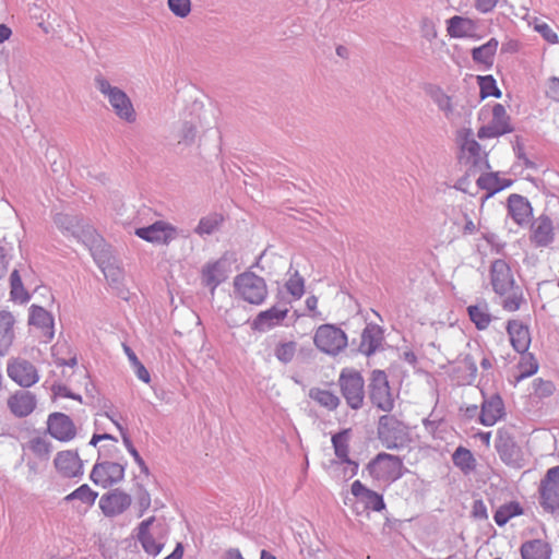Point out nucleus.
<instances>
[{
    "label": "nucleus",
    "instance_id": "f257e3e1",
    "mask_svg": "<svg viewBox=\"0 0 559 559\" xmlns=\"http://www.w3.org/2000/svg\"><path fill=\"white\" fill-rule=\"evenodd\" d=\"M95 87L108 100L115 115L128 122L133 123L136 120V112L130 97L120 87L111 85L103 75H96L94 79Z\"/></svg>",
    "mask_w": 559,
    "mask_h": 559
},
{
    "label": "nucleus",
    "instance_id": "f03ea898",
    "mask_svg": "<svg viewBox=\"0 0 559 559\" xmlns=\"http://www.w3.org/2000/svg\"><path fill=\"white\" fill-rule=\"evenodd\" d=\"M235 294L251 305H261L267 297V286L263 277L253 272H245L234 280Z\"/></svg>",
    "mask_w": 559,
    "mask_h": 559
},
{
    "label": "nucleus",
    "instance_id": "7ed1b4c3",
    "mask_svg": "<svg viewBox=\"0 0 559 559\" xmlns=\"http://www.w3.org/2000/svg\"><path fill=\"white\" fill-rule=\"evenodd\" d=\"M367 471L373 479L391 484L403 476V462L399 456L382 452L368 463Z\"/></svg>",
    "mask_w": 559,
    "mask_h": 559
},
{
    "label": "nucleus",
    "instance_id": "20e7f679",
    "mask_svg": "<svg viewBox=\"0 0 559 559\" xmlns=\"http://www.w3.org/2000/svg\"><path fill=\"white\" fill-rule=\"evenodd\" d=\"M495 448L506 465L515 469L523 468L526 465L525 453L509 431L504 429L498 430Z\"/></svg>",
    "mask_w": 559,
    "mask_h": 559
},
{
    "label": "nucleus",
    "instance_id": "39448f33",
    "mask_svg": "<svg viewBox=\"0 0 559 559\" xmlns=\"http://www.w3.org/2000/svg\"><path fill=\"white\" fill-rule=\"evenodd\" d=\"M135 235L147 242L166 246L178 237H188L186 230L165 221H157L150 226L136 228Z\"/></svg>",
    "mask_w": 559,
    "mask_h": 559
},
{
    "label": "nucleus",
    "instance_id": "423d86ee",
    "mask_svg": "<svg viewBox=\"0 0 559 559\" xmlns=\"http://www.w3.org/2000/svg\"><path fill=\"white\" fill-rule=\"evenodd\" d=\"M338 383L347 405L353 409L361 408L365 399V381L362 376L355 370H343Z\"/></svg>",
    "mask_w": 559,
    "mask_h": 559
},
{
    "label": "nucleus",
    "instance_id": "0eeeda50",
    "mask_svg": "<svg viewBox=\"0 0 559 559\" xmlns=\"http://www.w3.org/2000/svg\"><path fill=\"white\" fill-rule=\"evenodd\" d=\"M313 342L321 352L337 355L347 346V336L342 329L333 324H323L317 329Z\"/></svg>",
    "mask_w": 559,
    "mask_h": 559
},
{
    "label": "nucleus",
    "instance_id": "6e6552de",
    "mask_svg": "<svg viewBox=\"0 0 559 559\" xmlns=\"http://www.w3.org/2000/svg\"><path fill=\"white\" fill-rule=\"evenodd\" d=\"M369 394L372 404L379 409L389 413L394 407V397L391 392L388 376L382 370H373L369 383Z\"/></svg>",
    "mask_w": 559,
    "mask_h": 559
},
{
    "label": "nucleus",
    "instance_id": "1a4fd4ad",
    "mask_svg": "<svg viewBox=\"0 0 559 559\" xmlns=\"http://www.w3.org/2000/svg\"><path fill=\"white\" fill-rule=\"evenodd\" d=\"M378 436L388 449H396L406 441L407 431L394 416L383 415L379 418Z\"/></svg>",
    "mask_w": 559,
    "mask_h": 559
},
{
    "label": "nucleus",
    "instance_id": "9d476101",
    "mask_svg": "<svg viewBox=\"0 0 559 559\" xmlns=\"http://www.w3.org/2000/svg\"><path fill=\"white\" fill-rule=\"evenodd\" d=\"M540 506L545 511L559 513V466L549 468L539 486Z\"/></svg>",
    "mask_w": 559,
    "mask_h": 559
},
{
    "label": "nucleus",
    "instance_id": "9b49d317",
    "mask_svg": "<svg viewBox=\"0 0 559 559\" xmlns=\"http://www.w3.org/2000/svg\"><path fill=\"white\" fill-rule=\"evenodd\" d=\"M155 522V518H148L140 523L138 528V539L143 549L152 556H157L164 547L163 533H166L163 524H157L151 532V526Z\"/></svg>",
    "mask_w": 559,
    "mask_h": 559
},
{
    "label": "nucleus",
    "instance_id": "f8f14e48",
    "mask_svg": "<svg viewBox=\"0 0 559 559\" xmlns=\"http://www.w3.org/2000/svg\"><path fill=\"white\" fill-rule=\"evenodd\" d=\"M491 112L492 118L490 122L483 126L477 132L479 139L496 138L513 131L510 117L503 105L495 104Z\"/></svg>",
    "mask_w": 559,
    "mask_h": 559
},
{
    "label": "nucleus",
    "instance_id": "ddd939ff",
    "mask_svg": "<svg viewBox=\"0 0 559 559\" xmlns=\"http://www.w3.org/2000/svg\"><path fill=\"white\" fill-rule=\"evenodd\" d=\"M8 376L20 386L29 388L38 382L36 367L26 359L16 358L8 362Z\"/></svg>",
    "mask_w": 559,
    "mask_h": 559
},
{
    "label": "nucleus",
    "instance_id": "4468645a",
    "mask_svg": "<svg viewBox=\"0 0 559 559\" xmlns=\"http://www.w3.org/2000/svg\"><path fill=\"white\" fill-rule=\"evenodd\" d=\"M124 467L119 463H96L91 473V479L103 487L111 486L123 479Z\"/></svg>",
    "mask_w": 559,
    "mask_h": 559
},
{
    "label": "nucleus",
    "instance_id": "2eb2a0df",
    "mask_svg": "<svg viewBox=\"0 0 559 559\" xmlns=\"http://www.w3.org/2000/svg\"><path fill=\"white\" fill-rule=\"evenodd\" d=\"M83 238L81 242L86 246L93 255L95 262L100 267L108 261H111V252L109 246L104 239L95 231L93 227H87L83 230Z\"/></svg>",
    "mask_w": 559,
    "mask_h": 559
},
{
    "label": "nucleus",
    "instance_id": "dca6fc26",
    "mask_svg": "<svg viewBox=\"0 0 559 559\" xmlns=\"http://www.w3.org/2000/svg\"><path fill=\"white\" fill-rule=\"evenodd\" d=\"M491 285L499 295L509 293L514 286V278L511 269L503 260H496L490 269Z\"/></svg>",
    "mask_w": 559,
    "mask_h": 559
},
{
    "label": "nucleus",
    "instance_id": "f3484780",
    "mask_svg": "<svg viewBox=\"0 0 559 559\" xmlns=\"http://www.w3.org/2000/svg\"><path fill=\"white\" fill-rule=\"evenodd\" d=\"M130 504L131 497L119 489L111 490L99 499V508L107 516L121 514Z\"/></svg>",
    "mask_w": 559,
    "mask_h": 559
},
{
    "label": "nucleus",
    "instance_id": "a211bd4d",
    "mask_svg": "<svg viewBox=\"0 0 559 559\" xmlns=\"http://www.w3.org/2000/svg\"><path fill=\"white\" fill-rule=\"evenodd\" d=\"M49 433L60 441H69L75 437V426L71 418L62 413H53L48 417Z\"/></svg>",
    "mask_w": 559,
    "mask_h": 559
},
{
    "label": "nucleus",
    "instance_id": "6ab92c4d",
    "mask_svg": "<svg viewBox=\"0 0 559 559\" xmlns=\"http://www.w3.org/2000/svg\"><path fill=\"white\" fill-rule=\"evenodd\" d=\"M53 463L57 471L63 477L72 478L83 475V464L75 452L61 451L55 457Z\"/></svg>",
    "mask_w": 559,
    "mask_h": 559
},
{
    "label": "nucleus",
    "instance_id": "aec40b11",
    "mask_svg": "<svg viewBox=\"0 0 559 559\" xmlns=\"http://www.w3.org/2000/svg\"><path fill=\"white\" fill-rule=\"evenodd\" d=\"M350 491L366 509H370L376 512H380L385 508L383 497L367 488L360 480H355L352 484Z\"/></svg>",
    "mask_w": 559,
    "mask_h": 559
},
{
    "label": "nucleus",
    "instance_id": "412c9836",
    "mask_svg": "<svg viewBox=\"0 0 559 559\" xmlns=\"http://www.w3.org/2000/svg\"><path fill=\"white\" fill-rule=\"evenodd\" d=\"M382 342V329L378 324L369 323L361 333L359 350L366 356H371L381 347Z\"/></svg>",
    "mask_w": 559,
    "mask_h": 559
},
{
    "label": "nucleus",
    "instance_id": "4be33fe9",
    "mask_svg": "<svg viewBox=\"0 0 559 559\" xmlns=\"http://www.w3.org/2000/svg\"><path fill=\"white\" fill-rule=\"evenodd\" d=\"M349 430H343L333 435L332 444L335 455L342 461L343 464L350 465V473L348 477H354L358 472V463L348 457L349 452Z\"/></svg>",
    "mask_w": 559,
    "mask_h": 559
},
{
    "label": "nucleus",
    "instance_id": "5701e85b",
    "mask_svg": "<svg viewBox=\"0 0 559 559\" xmlns=\"http://www.w3.org/2000/svg\"><path fill=\"white\" fill-rule=\"evenodd\" d=\"M476 31L477 23L469 17L454 15L447 20V32L451 38L472 37Z\"/></svg>",
    "mask_w": 559,
    "mask_h": 559
},
{
    "label": "nucleus",
    "instance_id": "b1692460",
    "mask_svg": "<svg viewBox=\"0 0 559 559\" xmlns=\"http://www.w3.org/2000/svg\"><path fill=\"white\" fill-rule=\"evenodd\" d=\"M508 211L516 224L524 225L530 223L532 206L526 198L520 194H511L508 198Z\"/></svg>",
    "mask_w": 559,
    "mask_h": 559
},
{
    "label": "nucleus",
    "instance_id": "393cba45",
    "mask_svg": "<svg viewBox=\"0 0 559 559\" xmlns=\"http://www.w3.org/2000/svg\"><path fill=\"white\" fill-rule=\"evenodd\" d=\"M507 332L510 336L513 348L524 354L531 344V335L528 328L516 320H510L507 325Z\"/></svg>",
    "mask_w": 559,
    "mask_h": 559
},
{
    "label": "nucleus",
    "instance_id": "a878e982",
    "mask_svg": "<svg viewBox=\"0 0 559 559\" xmlns=\"http://www.w3.org/2000/svg\"><path fill=\"white\" fill-rule=\"evenodd\" d=\"M8 406L16 417H25L34 411L36 399L28 391H17L9 397Z\"/></svg>",
    "mask_w": 559,
    "mask_h": 559
},
{
    "label": "nucleus",
    "instance_id": "bb28decb",
    "mask_svg": "<svg viewBox=\"0 0 559 559\" xmlns=\"http://www.w3.org/2000/svg\"><path fill=\"white\" fill-rule=\"evenodd\" d=\"M15 319L8 311H0V357L5 356L15 338Z\"/></svg>",
    "mask_w": 559,
    "mask_h": 559
},
{
    "label": "nucleus",
    "instance_id": "cd10ccee",
    "mask_svg": "<svg viewBox=\"0 0 559 559\" xmlns=\"http://www.w3.org/2000/svg\"><path fill=\"white\" fill-rule=\"evenodd\" d=\"M554 240V227L551 219L539 216L532 224V241L538 247H546Z\"/></svg>",
    "mask_w": 559,
    "mask_h": 559
},
{
    "label": "nucleus",
    "instance_id": "c85d7f7f",
    "mask_svg": "<svg viewBox=\"0 0 559 559\" xmlns=\"http://www.w3.org/2000/svg\"><path fill=\"white\" fill-rule=\"evenodd\" d=\"M55 224L62 230L66 236H72L78 241H81L83 236V230H86L88 225H83L81 219L76 216L58 213L56 214Z\"/></svg>",
    "mask_w": 559,
    "mask_h": 559
},
{
    "label": "nucleus",
    "instance_id": "c756f323",
    "mask_svg": "<svg viewBox=\"0 0 559 559\" xmlns=\"http://www.w3.org/2000/svg\"><path fill=\"white\" fill-rule=\"evenodd\" d=\"M288 308L273 306L272 308L260 312L253 321V326L260 331H265L278 325L287 316Z\"/></svg>",
    "mask_w": 559,
    "mask_h": 559
},
{
    "label": "nucleus",
    "instance_id": "7c9ffc66",
    "mask_svg": "<svg viewBox=\"0 0 559 559\" xmlns=\"http://www.w3.org/2000/svg\"><path fill=\"white\" fill-rule=\"evenodd\" d=\"M503 415V402L499 395H492L481 405L480 423L485 426H493Z\"/></svg>",
    "mask_w": 559,
    "mask_h": 559
},
{
    "label": "nucleus",
    "instance_id": "2f4dec72",
    "mask_svg": "<svg viewBox=\"0 0 559 559\" xmlns=\"http://www.w3.org/2000/svg\"><path fill=\"white\" fill-rule=\"evenodd\" d=\"M227 278L224 263L216 261L209 263L202 269V283L210 287L211 295H214L216 287Z\"/></svg>",
    "mask_w": 559,
    "mask_h": 559
},
{
    "label": "nucleus",
    "instance_id": "473e14b6",
    "mask_svg": "<svg viewBox=\"0 0 559 559\" xmlns=\"http://www.w3.org/2000/svg\"><path fill=\"white\" fill-rule=\"evenodd\" d=\"M522 559H550L551 547L543 539L526 540L520 548Z\"/></svg>",
    "mask_w": 559,
    "mask_h": 559
},
{
    "label": "nucleus",
    "instance_id": "72a5a7b5",
    "mask_svg": "<svg viewBox=\"0 0 559 559\" xmlns=\"http://www.w3.org/2000/svg\"><path fill=\"white\" fill-rule=\"evenodd\" d=\"M28 323L43 330L44 335L48 338L53 337V319L52 316L43 307L32 306Z\"/></svg>",
    "mask_w": 559,
    "mask_h": 559
},
{
    "label": "nucleus",
    "instance_id": "f704fd0d",
    "mask_svg": "<svg viewBox=\"0 0 559 559\" xmlns=\"http://www.w3.org/2000/svg\"><path fill=\"white\" fill-rule=\"evenodd\" d=\"M24 450L29 451L39 463L46 464L49 461L52 448L47 439L34 437L24 445Z\"/></svg>",
    "mask_w": 559,
    "mask_h": 559
},
{
    "label": "nucleus",
    "instance_id": "c9c22d12",
    "mask_svg": "<svg viewBox=\"0 0 559 559\" xmlns=\"http://www.w3.org/2000/svg\"><path fill=\"white\" fill-rule=\"evenodd\" d=\"M498 40L496 38H490L486 44L475 47L472 50V58L476 63L485 64L486 67H491L493 63V57L498 49Z\"/></svg>",
    "mask_w": 559,
    "mask_h": 559
},
{
    "label": "nucleus",
    "instance_id": "e433bc0d",
    "mask_svg": "<svg viewBox=\"0 0 559 559\" xmlns=\"http://www.w3.org/2000/svg\"><path fill=\"white\" fill-rule=\"evenodd\" d=\"M467 312L478 330L487 329L491 322V314L486 302L469 306Z\"/></svg>",
    "mask_w": 559,
    "mask_h": 559
},
{
    "label": "nucleus",
    "instance_id": "4c0bfd02",
    "mask_svg": "<svg viewBox=\"0 0 559 559\" xmlns=\"http://www.w3.org/2000/svg\"><path fill=\"white\" fill-rule=\"evenodd\" d=\"M197 123L194 121H181L175 130V139L178 145L191 146L197 138Z\"/></svg>",
    "mask_w": 559,
    "mask_h": 559
},
{
    "label": "nucleus",
    "instance_id": "58836bf2",
    "mask_svg": "<svg viewBox=\"0 0 559 559\" xmlns=\"http://www.w3.org/2000/svg\"><path fill=\"white\" fill-rule=\"evenodd\" d=\"M309 397L329 411H334L340 405V397L329 390L312 388Z\"/></svg>",
    "mask_w": 559,
    "mask_h": 559
},
{
    "label": "nucleus",
    "instance_id": "ea45409f",
    "mask_svg": "<svg viewBox=\"0 0 559 559\" xmlns=\"http://www.w3.org/2000/svg\"><path fill=\"white\" fill-rule=\"evenodd\" d=\"M452 460L454 465L459 467L464 474H469L476 467V460L472 452L463 447H459L454 451Z\"/></svg>",
    "mask_w": 559,
    "mask_h": 559
},
{
    "label": "nucleus",
    "instance_id": "a19ab883",
    "mask_svg": "<svg viewBox=\"0 0 559 559\" xmlns=\"http://www.w3.org/2000/svg\"><path fill=\"white\" fill-rule=\"evenodd\" d=\"M477 186L480 189L488 191L486 198H489L501 191L503 188L508 187L509 183H506L503 180H501L497 174L488 173L479 176L477 179Z\"/></svg>",
    "mask_w": 559,
    "mask_h": 559
},
{
    "label": "nucleus",
    "instance_id": "79ce46f5",
    "mask_svg": "<svg viewBox=\"0 0 559 559\" xmlns=\"http://www.w3.org/2000/svg\"><path fill=\"white\" fill-rule=\"evenodd\" d=\"M97 498V492L92 490L88 485L84 484L76 488L74 491L64 497V501H80L82 504L91 507Z\"/></svg>",
    "mask_w": 559,
    "mask_h": 559
},
{
    "label": "nucleus",
    "instance_id": "37998d69",
    "mask_svg": "<svg viewBox=\"0 0 559 559\" xmlns=\"http://www.w3.org/2000/svg\"><path fill=\"white\" fill-rule=\"evenodd\" d=\"M462 151L468 154L467 162L473 166L477 167L481 164H485L487 167L488 163L484 160V154L481 151V146L475 140H466L462 145Z\"/></svg>",
    "mask_w": 559,
    "mask_h": 559
},
{
    "label": "nucleus",
    "instance_id": "c03bdc74",
    "mask_svg": "<svg viewBox=\"0 0 559 559\" xmlns=\"http://www.w3.org/2000/svg\"><path fill=\"white\" fill-rule=\"evenodd\" d=\"M223 222V217L219 214H211L209 216L202 217L195 227V234L200 236L212 235L215 233L219 225Z\"/></svg>",
    "mask_w": 559,
    "mask_h": 559
},
{
    "label": "nucleus",
    "instance_id": "a18cd8bd",
    "mask_svg": "<svg viewBox=\"0 0 559 559\" xmlns=\"http://www.w3.org/2000/svg\"><path fill=\"white\" fill-rule=\"evenodd\" d=\"M297 352V343L294 341L280 342L274 348L275 357L283 364L293 361Z\"/></svg>",
    "mask_w": 559,
    "mask_h": 559
},
{
    "label": "nucleus",
    "instance_id": "49530a36",
    "mask_svg": "<svg viewBox=\"0 0 559 559\" xmlns=\"http://www.w3.org/2000/svg\"><path fill=\"white\" fill-rule=\"evenodd\" d=\"M522 514V508L519 503H509L500 507L495 515L493 520L499 526H503L511 518Z\"/></svg>",
    "mask_w": 559,
    "mask_h": 559
},
{
    "label": "nucleus",
    "instance_id": "de8ad7c7",
    "mask_svg": "<svg viewBox=\"0 0 559 559\" xmlns=\"http://www.w3.org/2000/svg\"><path fill=\"white\" fill-rule=\"evenodd\" d=\"M10 284H11V296L14 300H19L21 302H25L28 300L29 296L27 292L24 289L21 276L17 270H14L10 275Z\"/></svg>",
    "mask_w": 559,
    "mask_h": 559
},
{
    "label": "nucleus",
    "instance_id": "09e8293b",
    "mask_svg": "<svg viewBox=\"0 0 559 559\" xmlns=\"http://www.w3.org/2000/svg\"><path fill=\"white\" fill-rule=\"evenodd\" d=\"M431 97L438 108L443 111L448 119H451L454 114V107L451 97L443 93L441 90H437L431 94Z\"/></svg>",
    "mask_w": 559,
    "mask_h": 559
},
{
    "label": "nucleus",
    "instance_id": "8fccbe9b",
    "mask_svg": "<svg viewBox=\"0 0 559 559\" xmlns=\"http://www.w3.org/2000/svg\"><path fill=\"white\" fill-rule=\"evenodd\" d=\"M480 97L488 96L500 97L501 91L497 87L496 80L491 75L478 76Z\"/></svg>",
    "mask_w": 559,
    "mask_h": 559
},
{
    "label": "nucleus",
    "instance_id": "3c124183",
    "mask_svg": "<svg viewBox=\"0 0 559 559\" xmlns=\"http://www.w3.org/2000/svg\"><path fill=\"white\" fill-rule=\"evenodd\" d=\"M287 292L295 298L299 299L305 293V281L296 271L286 282Z\"/></svg>",
    "mask_w": 559,
    "mask_h": 559
},
{
    "label": "nucleus",
    "instance_id": "603ef678",
    "mask_svg": "<svg viewBox=\"0 0 559 559\" xmlns=\"http://www.w3.org/2000/svg\"><path fill=\"white\" fill-rule=\"evenodd\" d=\"M170 12L180 19L187 17L191 12V0H167Z\"/></svg>",
    "mask_w": 559,
    "mask_h": 559
},
{
    "label": "nucleus",
    "instance_id": "864d4df0",
    "mask_svg": "<svg viewBox=\"0 0 559 559\" xmlns=\"http://www.w3.org/2000/svg\"><path fill=\"white\" fill-rule=\"evenodd\" d=\"M105 277L111 284H119L123 277L122 270L117 266L112 261H108L104 265L100 266Z\"/></svg>",
    "mask_w": 559,
    "mask_h": 559
},
{
    "label": "nucleus",
    "instance_id": "5fc2aeb1",
    "mask_svg": "<svg viewBox=\"0 0 559 559\" xmlns=\"http://www.w3.org/2000/svg\"><path fill=\"white\" fill-rule=\"evenodd\" d=\"M521 372L518 377V381L525 379L527 377L533 376L538 370V364L533 358L532 355H530L527 358L523 357V361L520 364Z\"/></svg>",
    "mask_w": 559,
    "mask_h": 559
},
{
    "label": "nucleus",
    "instance_id": "6e6d98bb",
    "mask_svg": "<svg viewBox=\"0 0 559 559\" xmlns=\"http://www.w3.org/2000/svg\"><path fill=\"white\" fill-rule=\"evenodd\" d=\"M523 302V296L521 293L513 292L510 296L503 299L502 307L507 311H516L520 309Z\"/></svg>",
    "mask_w": 559,
    "mask_h": 559
},
{
    "label": "nucleus",
    "instance_id": "4d7b16f0",
    "mask_svg": "<svg viewBox=\"0 0 559 559\" xmlns=\"http://www.w3.org/2000/svg\"><path fill=\"white\" fill-rule=\"evenodd\" d=\"M535 393L539 396H549L555 390V385L550 381H545L540 378L535 379L534 382Z\"/></svg>",
    "mask_w": 559,
    "mask_h": 559
},
{
    "label": "nucleus",
    "instance_id": "13d9d810",
    "mask_svg": "<svg viewBox=\"0 0 559 559\" xmlns=\"http://www.w3.org/2000/svg\"><path fill=\"white\" fill-rule=\"evenodd\" d=\"M535 29L543 36L545 40L551 44L558 43V36L554 29L546 23L535 24Z\"/></svg>",
    "mask_w": 559,
    "mask_h": 559
},
{
    "label": "nucleus",
    "instance_id": "bf43d9fd",
    "mask_svg": "<svg viewBox=\"0 0 559 559\" xmlns=\"http://www.w3.org/2000/svg\"><path fill=\"white\" fill-rule=\"evenodd\" d=\"M546 94L551 99L559 102V79L552 76L548 80Z\"/></svg>",
    "mask_w": 559,
    "mask_h": 559
},
{
    "label": "nucleus",
    "instance_id": "052dcab7",
    "mask_svg": "<svg viewBox=\"0 0 559 559\" xmlns=\"http://www.w3.org/2000/svg\"><path fill=\"white\" fill-rule=\"evenodd\" d=\"M138 504L140 507V516L143 515V513L150 508L151 506V496L150 493L143 489L140 488L138 493Z\"/></svg>",
    "mask_w": 559,
    "mask_h": 559
},
{
    "label": "nucleus",
    "instance_id": "680f3d73",
    "mask_svg": "<svg viewBox=\"0 0 559 559\" xmlns=\"http://www.w3.org/2000/svg\"><path fill=\"white\" fill-rule=\"evenodd\" d=\"M498 3V0H474V5L480 13L491 12Z\"/></svg>",
    "mask_w": 559,
    "mask_h": 559
},
{
    "label": "nucleus",
    "instance_id": "e2e57ef3",
    "mask_svg": "<svg viewBox=\"0 0 559 559\" xmlns=\"http://www.w3.org/2000/svg\"><path fill=\"white\" fill-rule=\"evenodd\" d=\"M463 367L468 371V376L474 380L477 376L476 360L473 356L466 355L462 360Z\"/></svg>",
    "mask_w": 559,
    "mask_h": 559
},
{
    "label": "nucleus",
    "instance_id": "0e129e2a",
    "mask_svg": "<svg viewBox=\"0 0 559 559\" xmlns=\"http://www.w3.org/2000/svg\"><path fill=\"white\" fill-rule=\"evenodd\" d=\"M106 417L110 418L112 420V423L116 425V427L119 429V431L121 432L123 444L126 445L128 452L130 453L132 451V449H135V448L133 447V444H132L129 436L124 431L123 427L118 421H116L112 417H110L107 413H106Z\"/></svg>",
    "mask_w": 559,
    "mask_h": 559
},
{
    "label": "nucleus",
    "instance_id": "69168bd1",
    "mask_svg": "<svg viewBox=\"0 0 559 559\" xmlns=\"http://www.w3.org/2000/svg\"><path fill=\"white\" fill-rule=\"evenodd\" d=\"M473 515L477 519H487V509L481 500H476L473 506Z\"/></svg>",
    "mask_w": 559,
    "mask_h": 559
},
{
    "label": "nucleus",
    "instance_id": "338daca9",
    "mask_svg": "<svg viewBox=\"0 0 559 559\" xmlns=\"http://www.w3.org/2000/svg\"><path fill=\"white\" fill-rule=\"evenodd\" d=\"M136 377L142 380L143 382L145 383H148L150 380H151V377H150V373L148 371L146 370V368L143 366L142 362H139L136 364L135 366L132 367Z\"/></svg>",
    "mask_w": 559,
    "mask_h": 559
},
{
    "label": "nucleus",
    "instance_id": "774afa93",
    "mask_svg": "<svg viewBox=\"0 0 559 559\" xmlns=\"http://www.w3.org/2000/svg\"><path fill=\"white\" fill-rule=\"evenodd\" d=\"M224 559H243V557L239 549L230 548L225 552Z\"/></svg>",
    "mask_w": 559,
    "mask_h": 559
}]
</instances>
